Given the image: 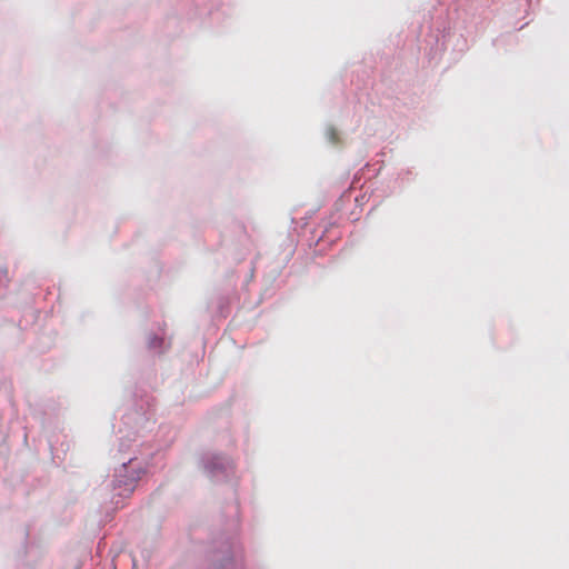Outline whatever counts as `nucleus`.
<instances>
[{
    "label": "nucleus",
    "instance_id": "1",
    "mask_svg": "<svg viewBox=\"0 0 569 569\" xmlns=\"http://www.w3.org/2000/svg\"><path fill=\"white\" fill-rule=\"evenodd\" d=\"M146 473V467L136 457H130L127 461H122L120 467L114 470L107 488L112 492L111 503L114 508H120L121 500L129 498L141 477Z\"/></svg>",
    "mask_w": 569,
    "mask_h": 569
},
{
    "label": "nucleus",
    "instance_id": "2",
    "mask_svg": "<svg viewBox=\"0 0 569 569\" xmlns=\"http://www.w3.org/2000/svg\"><path fill=\"white\" fill-rule=\"evenodd\" d=\"M198 465L202 473L212 482L228 481L234 475L232 459L221 452H203Z\"/></svg>",
    "mask_w": 569,
    "mask_h": 569
},
{
    "label": "nucleus",
    "instance_id": "3",
    "mask_svg": "<svg viewBox=\"0 0 569 569\" xmlns=\"http://www.w3.org/2000/svg\"><path fill=\"white\" fill-rule=\"evenodd\" d=\"M236 547L233 542H226L219 552L213 556V569H233Z\"/></svg>",
    "mask_w": 569,
    "mask_h": 569
},
{
    "label": "nucleus",
    "instance_id": "4",
    "mask_svg": "<svg viewBox=\"0 0 569 569\" xmlns=\"http://www.w3.org/2000/svg\"><path fill=\"white\" fill-rule=\"evenodd\" d=\"M146 347L153 355H162L169 348L162 333L149 332L146 337Z\"/></svg>",
    "mask_w": 569,
    "mask_h": 569
},
{
    "label": "nucleus",
    "instance_id": "5",
    "mask_svg": "<svg viewBox=\"0 0 569 569\" xmlns=\"http://www.w3.org/2000/svg\"><path fill=\"white\" fill-rule=\"evenodd\" d=\"M326 137L331 144L338 143V132L332 126L326 129Z\"/></svg>",
    "mask_w": 569,
    "mask_h": 569
},
{
    "label": "nucleus",
    "instance_id": "6",
    "mask_svg": "<svg viewBox=\"0 0 569 569\" xmlns=\"http://www.w3.org/2000/svg\"><path fill=\"white\" fill-rule=\"evenodd\" d=\"M8 281V272L6 269L0 268V297L3 296Z\"/></svg>",
    "mask_w": 569,
    "mask_h": 569
},
{
    "label": "nucleus",
    "instance_id": "7",
    "mask_svg": "<svg viewBox=\"0 0 569 569\" xmlns=\"http://www.w3.org/2000/svg\"><path fill=\"white\" fill-rule=\"evenodd\" d=\"M136 416H138V421L134 423V426L132 427L134 429V431L132 432V435H137L139 429L142 428V423L146 421L144 417L142 415H139V413H134Z\"/></svg>",
    "mask_w": 569,
    "mask_h": 569
},
{
    "label": "nucleus",
    "instance_id": "8",
    "mask_svg": "<svg viewBox=\"0 0 569 569\" xmlns=\"http://www.w3.org/2000/svg\"><path fill=\"white\" fill-rule=\"evenodd\" d=\"M132 421V413H127L124 417H123V423L124 425H130Z\"/></svg>",
    "mask_w": 569,
    "mask_h": 569
},
{
    "label": "nucleus",
    "instance_id": "9",
    "mask_svg": "<svg viewBox=\"0 0 569 569\" xmlns=\"http://www.w3.org/2000/svg\"><path fill=\"white\" fill-rule=\"evenodd\" d=\"M128 448V445L123 441V439L121 438L120 439V445H119V451L122 452L124 451L126 449Z\"/></svg>",
    "mask_w": 569,
    "mask_h": 569
}]
</instances>
